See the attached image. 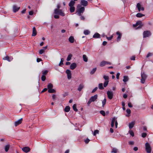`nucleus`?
Segmentation results:
<instances>
[{"mask_svg": "<svg viewBox=\"0 0 153 153\" xmlns=\"http://www.w3.org/2000/svg\"><path fill=\"white\" fill-rule=\"evenodd\" d=\"M85 10L84 7L82 6L80 4H78L77 7L76 13L79 16H81Z\"/></svg>", "mask_w": 153, "mask_h": 153, "instance_id": "nucleus-1", "label": "nucleus"}, {"mask_svg": "<svg viewBox=\"0 0 153 153\" xmlns=\"http://www.w3.org/2000/svg\"><path fill=\"white\" fill-rule=\"evenodd\" d=\"M54 13L56 14L62 16H65L64 13L61 9H54Z\"/></svg>", "mask_w": 153, "mask_h": 153, "instance_id": "nucleus-2", "label": "nucleus"}, {"mask_svg": "<svg viewBox=\"0 0 153 153\" xmlns=\"http://www.w3.org/2000/svg\"><path fill=\"white\" fill-rule=\"evenodd\" d=\"M114 123H115V127L117 128L118 125L117 118L115 117H113L112 119L111 124V126L112 127H113L114 126Z\"/></svg>", "mask_w": 153, "mask_h": 153, "instance_id": "nucleus-3", "label": "nucleus"}, {"mask_svg": "<svg viewBox=\"0 0 153 153\" xmlns=\"http://www.w3.org/2000/svg\"><path fill=\"white\" fill-rule=\"evenodd\" d=\"M145 149L147 153H150L151 152V148L150 144L148 143H146L145 144Z\"/></svg>", "mask_w": 153, "mask_h": 153, "instance_id": "nucleus-4", "label": "nucleus"}, {"mask_svg": "<svg viewBox=\"0 0 153 153\" xmlns=\"http://www.w3.org/2000/svg\"><path fill=\"white\" fill-rule=\"evenodd\" d=\"M151 33L150 31L146 30L143 32V37L144 38L149 37L151 35Z\"/></svg>", "mask_w": 153, "mask_h": 153, "instance_id": "nucleus-5", "label": "nucleus"}, {"mask_svg": "<svg viewBox=\"0 0 153 153\" xmlns=\"http://www.w3.org/2000/svg\"><path fill=\"white\" fill-rule=\"evenodd\" d=\"M146 78L147 76L144 73H142L141 82L143 84L144 83Z\"/></svg>", "mask_w": 153, "mask_h": 153, "instance_id": "nucleus-6", "label": "nucleus"}, {"mask_svg": "<svg viewBox=\"0 0 153 153\" xmlns=\"http://www.w3.org/2000/svg\"><path fill=\"white\" fill-rule=\"evenodd\" d=\"M80 3V5L84 7L87 6L88 4V1L85 0H81Z\"/></svg>", "mask_w": 153, "mask_h": 153, "instance_id": "nucleus-7", "label": "nucleus"}, {"mask_svg": "<svg viewBox=\"0 0 153 153\" xmlns=\"http://www.w3.org/2000/svg\"><path fill=\"white\" fill-rule=\"evenodd\" d=\"M107 95L108 97L110 100H111L113 97V92L110 91H108L107 92Z\"/></svg>", "mask_w": 153, "mask_h": 153, "instance_id": "nucleus-8", "label": "nucleus"}, {"mask_svg": "<svg viewBox=\"0 0 153 153\" xmlns=\"http://www.w3.org/2000/svg\"><path fill=\"white\" fill-rule=\"evenodd\" d=\"M22 150L25 153H27L29 152L30 151V148L27 146L21 148Z\"/></svg>", "mask_w": 153, "mask_h": 153, "instance_id": "nucleus-9", "label": "nucleus"}, {"mask_svg": "<svg viewBox=\"0 0 153 153\" xmlns=\"http://www.w3.org/2000/svg\"><path fill=\"white\" fill-rule=\"evenodd\" d=\"M137 7L138 9L139 12H140V10L143 11L144 10L143 7H141V5L139 3H138L137 4Z\"/></svg>", "mask_w": 153, "mask_h": 153, "instance_id": "nucleus-10", "label": "nucleus"}, {"mask_svg": "<svg viewBox=\"0 0 153 153\" xmlns=\"http://www.w3.org/2000/svg\"><path fill=\"white\" fill-rule=\"evenodd\" d=\"M22 119L21 118L20 119H19V120H17V121H16L15 122V126H17L20 124L22 122Z\"/></svg>", "mask_w": 153, "mask_h": 153, "instance_id": "nucleus-11", "label": "nucleus"}, {"mask_svg": "<svg viewBox=\"0 0 153 153\" xmlns=\"http://www.w3.org/2000/svg\"><path fill=\"white\" fill-rule=\"evenodd\" d=\"M97 95L95 94L93 96H92L90 98L92 102H94L95 101L97 98Z\"/></svg>", "mask_w": 153, "mask_h": 153, "instance_id": "nucleus-12", "label": "nucleus"}, {"mask_svg": "<svg viewBox=\"0 0 153 153\" xmlns=\"http://www.w3.org/2000/svg\"><path fill=\"white\" fill-rule=\"evenodd\" d=\"M20 9L19 7H17L16 5H14L13 7V10L14 12L18 11Z\"/></svg>", "mask_w": 153, "mask_h": 153, "instance_id": "nucleus-13", "label": "nucleus"}, {"mask_svg": "<svg viewBox=\"0 0 153 153\" xmlns=\"http://www.w3.org/2000/svg\"><path fill=\"white\" fill-rule=\"evenodd\" d=\"M135 124L134 121H132L129 123V128L130 129H132Z\"/></svg>", "mask_w": 153, "mask_h": 153, "instance_id": "nucleus-14", "label": "nucleus"}, {"mask_svg": "<svg viewBox=\"0 0 153 153\" xmlns=\"http://www.w3.org/2000/svg\"><path fill=\"white\" fill-rule=\"evenodd\" d=\"M76 64L75 63H73L70 65V68L73 70L76 67Z\"/></svg>", "mask_w": 153, "mask_h": 153, "instance_id": "nucleus-15", "label": "nucleus"}, {"mask_svg": "<svg viewBox=\"0 0 153 153\" xmlns=\"http://www.w3.org/2000/svg\"><path fill=\"white\" fill-rule=\"evenodd\" d=\"M142 22L141 21H139L137 22L136 23L137 25H139L136 29H138L140 28L143 25H141Z\"/></svg>", "mask_w": 153, "mask_h": 153, "instance_id": "nucleus-16", "label": "nucleus"}, {"mask_svg": "<svg viewBox=\"0 0 153 153\" xmlns=\"http://www.w3.org/2000/svg\"><path fill=\"white\" fill-rule=\"evenodd\" d=\"M116 34L117 35H118V36L117 37V41H119L120 39L121 38V36H122V35L119 32V31H117V32H116Z\"/></svg>", "mask_w": 153, "mask_h": 153, "instance_id": "nucleus-17", "label": "nucleus"}, {"mask_svg": "<svg viewBox=\"0 0 153 153\" xmlns=\"http://www.w3.org/2000/svg\"><path fill=\"white\" fill-rule=\"evenodd\" d=\"M84 85L83 84H80L79 85V87L77 88V90L79 91H80L81 90L84 88Z\"/></svg>", "mask_w": 153, "mask_h": 153, "instance_id": "nucleus-18", "label": "nucleus"}, {"mask_svg": "<svg viewBox=\"0 0 153 153\" xmlns=\"http://www.w3.org/2000/svg\"><path fill=\"white\" fill-rule=\"evenodd\" d=\"M36 35V30L35 27H33V32L32 34V36H35Z\"/></svg>", "mask_w": 153, "mask_h": 153, "instance_id": "nucleus-19", "label": "nucleus"}, {"mask_svg": "<svg viewBox=\"0 0 153 153\" xmlns=\"http://www.w3.org/2000/svg\"><path fill=\"white\" fill-rule=\"evenodd\" d=\"M75 1L72 0L71 1L69 4V7H74V5L75 3Z\"/></svg>", "mask_w": 153, "mask_h": 153, "instance_id": "nucleus-20", "label": "nucleus"}, {"mask_svg": "<svg viewBox=\"0 0 153 153\" xmlns=\"http://www.w3.org/2000/svg\"><path fill=\"white\" fill-rule=\"evenodd\" d=\"M69 41L70 42L73 43L74 42V38L72 36H71L69 38Z\"/></svg>", "mask_w": 153, "mask_h": 153, "instance_id": "nucleus-21", "label": "nucleus"}, {"mask_svg": "<svg viewBox=\"0 0 153 153\" xmlns=\"http://www.w3.org/2000/svg\"><path fill=\"white\" fill-rule=\"evenodd\" d=\"M70 108L69 106H67L65 108L64 111L65 112H68L69 111Z\"/></svg>", "mask_w": 153, "mask_h": 153, "instance_id": "nucleus-22", "label": "nucleus"}, {"mask_svg": "<svg viewBox=\"0 0 153 153\" xmlns=\"http://www.w3.org/2000/svg\"><path fill=\"white\" fill-rule=\"evenodd\" d=\"M106 64L105 61H102L100 64V66L101 67L104 66Z\"/></svg>", "mask_w": 153, "mask_h": 153, "instance_id": "nucleus-23", "label": "nucleus"}, {"mask_svg": "<svg viewBox=\"0 0 153 153\" xmlns=\"http://www.w3.org/2000/svg\"><path fill=\"white\" fill-rule=\"evenodd\" d=\"M128 80V76H123V81L124 82H127Z\"/></svg>", "mask_w": 153, "mask_h": 153, "instance_id": "nucleus-24", "label": "nucleus"}, {"mask_svg": "<svg viewBox=\"0 0 153 153\" xmlns=\"http://www.w3.org/2000/svg\"><path fill=\"white\" fill-rule=\"evenodd\" d=\"M145 16V15L144 14H143L140 13H138L136 15V16L137 17H139V18L141 17H142L143 16Z\"/></svg>", "mask_w": 153, "mask_h": 153, "instance_id": "nucleus-25", "label": "nucleus"}, {"mask_svg": "<svg viewBox=\"0 0 153 153\" xmlns=\"http://www.w3.org/2000/svg\"><path fill=\"white\" fill-rule=\"evenodd\" d=\"M98 88L100 90H102L104 89L103 87V84L102 83H100L98 85Z\"/></svg>", "mask_w": 153, "mask_h": 153, "instance_id": "nucleus-26", "label": "nucleus"}, {"mask_svg": "<svg viewBox=\"0 0 153 153\" xmlns=\"http://www.w3.org/2000/svg\"><path fill=\"white\" fill-rule=\"evenodd\" d=\"M10 145H7L5 146V152H7L9 149Z\"/></svg>", "mask_w": 153, "mask_h": 153, "instance_id": "nucleus-27", "label": "nucleus"}, {"mask_svg": "<svg viewBox=\"0 0 153 153\" xmlns=\"http://www.w3.org/2000/svg\"><path fill=\"white\" fill-rule=\"evenodd\" d=\"M70 11L71 13L74 12L75 10V8L74 7H70Z\"/></svg>", "mask_w": 153, "mask_h": 153, "instance_id": "nucleus-28", "label": "nucleus"}, {"mask_svg": "<svg viewBox=\"0 0 153 153\" xmlns=\"http://www.w3.org/2000/svg\"><path fill=\"white\" fill-rule=\"evenodd\" d=\"M83 60L85 62H87L88 61V58L85 55H83Z\"/></svg>", "mask_w": 153, "mask_h": 153, "instance_id": "nucleus-29", "label": "nucleus"}, {"mask_svg": "<svg viewBox=\"0 0 153 153\" xmlns=\"http://www.w3.org/2000/svg\"><path fill=\"white\" fill-rule=\"evenodd\" d=\"M48 92L50 93H53L56 92V91L53 89H49L48 90Z\"/></svg>", "mask_w": 153, "mask_h": 153, "instance_id": "nucleus-30", "label": "nucleus"}, {"mask_svg": "<svg viewBox=\"0 0 153 153\" xmlns=\"http://www.w3.org/2000/svg\"><path fill=\"white\" fill-rule=\"evenodd\" d=\"M100 36V35L99 34L97 33H95L93 36V37L94 38H98Z\"/></svg>", "mask_w": 153, "mask_h": 153, "instance_id": "nucleus-31", "label": "nucleus"}, {"mask_svg": "<svg viewBox=\"0 0 153 153\" xmlns=\"http://www.w3.org/2000/svg\"><path fill=\"white\" fill-rule=\"evenodd\" d=\"M72 54H71L69 55L67 58L66 60L67 61H70L71 59V57H72Z\"/></svg>", "mask_w": 153, "mask_h": 153, "instance_id": "nucleus-32", "label": "nucleus"}, {"mask_svg": "<svg viewBox=\"0 0 153 153\" xmlns=\"http://www.w3.org/2000/svg\"><path fill=\"white\" fill-rule=\"evenodd\" d=\"M97 68H94L92 69V70L90 71V73L91 74H93L95 71H96Z\"/></svg>", "mask_w": 153, "mask_h": 153, "instance_id": "nucleus-33", "label": "nucleus"}, {"mask_svg": "<svg viewBox=\"0 0 153 153\" xmlns=\"http://www.w3.org/2000/svg\"><path fill=\"white\" fill-rule=\"evenodd\" d=\"M73 108L74 110L75 111H77L78 110L76 107V104H74L73 106Z\"/></svg>", "mask_w": 153, "mask_h": 153, "instance_id": "nucleus-34", "label": "nucleus"}, {"mask_svg": "<svg viewBox=\"0 0 153 153\" xmlns=\"http://www.w3.org/2000/svg\"><path fill=\"white\" fill-rule=\"evenodd\" d=\"M53 88V85L51 83H49L48 85V88L49 89H51Z\"/></svg>", "mask_w": 153, "mask_h": 153, "instance_id": "nucleus-35", "label": "nucleus"}, {"mask_svg": "<svg viewBox=\"0 0 153 153\" xmlns=\"http://www.w3.org/2000/svg\"><path fill=\"white\" fill-rule=\"evenodd\" d=\"M90 33V31L88 30H85L84 32V33L85 35L89 34Z\"/></svg>", "mask_w": 153, "mask_h": 153, "instance_id": "nucleus-36", "label": "nucleus"}, {"mask_svg": "<svg viewBox=\"0 0 153 153\" xmlns=\"http://www.w3.org/2000/svg\"><path fill=\"white\" fill-rule=\"evenodd\" d=\"M118 150L116 148H114L112 149L111 152L114 153H116L117 152Z\"/></svg>", "mask_w": 153, "mask_h": 153, "instance_id": "nucleus-37", "label": "nucleus"}, {"mask_svg": "<svg viewBox=\"0 0 153 153\" xmlns=\"http://www.w3.org/2000/svg\"><path fill=\"white\" fill-rule=\"evenodd\" d=\"M108 80L105 81L103 84L104 87H105L108 85Z\"/></svg>", "mask_w": 153, "mask_h": 153, "instance_id": "nucleus-38", "label": "nucleus"}, {"mask_svg": "<svg viewBox=\"0 0 153 153\" xmlns=\"http://www.w3.org/2000/svg\"><path fill=\"white\" fill-rule=\"evenodd\" d=\"M129 133L133 137L134 136V134L133 131L132 130H129L128 131Z\"/></svg>", "mask_w": 153, "mask_h": 153, "instance_id": "nucleus-39", "label": "nucleus"}, {"mask_svg": "<svg viewBox=\"0 0 153 153\" xmlns=\"http://www.w3.org/2000/svg\"><path fill=\"white\" fill-rule=\"evenodd\" d=\"M4 60H7L9 62H10L11 61L10 60L9 57L8 56H6L3 59Z\"/></svg>", "mask_w": 153, "mask_h": 153, "instance_id": "nucleus-40", "label": "nucleus"}, {"mask_svg": "<svg viewBox=\"0 0 153 153\" xmlns=\"http://www.w3.org/2000/svg\"><path fill=\"white\" fill-rule=\"evenodd\" d=\"M106 99L105 98L104 100H103V101H102V106L103 107H104V105H105V104H106Z\"/></svg>", "mask_w": 153, "mask_h": 153, "instance_id": "nucleus-41", "label": "nucleus"}, {"mask_svg": "<svg viewBox=\"0 0 153 153\" xmlns=\"http://www.w3.org/2000/svg\"><path fill=\"white\" fill-rule=\"evenodd\" d=\"M64 59L62 58L61 59V61L59 64V66H61V65H62L63 64V61H64Z\"/></svg>", "mask_w": 153, "mask_h": 153, "instance_id": "nucleus-42", "label": "nucleus"}, {"mask_svg": "<svg viewBox=\"0 0 153 153\" xmlns=\"http://www.w3.org/2000/svg\"><path fill=\"white\" fill-rule=\"evenodd\" d=\"M103 78L105 81L108 80L109 77L108 76L104 75L103 76Z\"/></svg>", "mask_w": 153, "mask_h": 153, "instance_id": "nucleus-43", "label": "nucleus"}, {"mask_svg": "<svg viewBox=\"0 0 153 153\" xmlns=\"http://www.w3.org/2000/svg\"><path fill=\"white\" fill-rule=\"evenodd\" d=\"M100 113L102 115V116H104L105 115V113L104 111L101 110L100 111Z\"/></svg>", "mask_w": 153, "mask_h": 153, "instance_id": "nucleus-44", "label": "nucleus"}, {"mask_svg": "<svg viewBox=\"0 0 153 153\" xmlns=\"http://www.w3.org/2000/svg\"><path fill=\"white\" fill-rule=\"evenodd\" d=\"M99 130H96L94 131L93 133V135L94 136H95L97 134H98L99 133Z\"/></svg>", "mask_w": 153, "mask_h": 153, "instance_id": "nucleus-45", "label": "nucleus"}, {"mask_svg": "<svg viewBox=\"0 0 153 153\" xmlns=\"http://www.w3.org/2000/svg\"><path fill=\"white\" fill-rule=\"evenodd\" d=\"M46 79V76L45 75H43L41 77V79L42 81H44Z\"/></svg>", "mask_w": 153, "mask_h": 153, "instance_id": "nucleus-46", "label": "nucleus"}, {"mask_svg": "<svg viewBox=\"0 0 153 153\" xmlns=\"http://www.w3.org/2000/svg\"><path fill=\"white\" fill-rule=\"evenodd\" d=\"M45 51V50L44 49H42L39 50V53L40 54H41L43 53Z\"/></svg>", "mask_w": 153, "mask_h": 153, "instance_id": "nucleus-47", "label": "nucleus"}, {"mask_svg": "<svg viewBox=\"0 0 153 153\" xmlns=\"http://www.w3.org/2000/svg\"><path fill=\"white\" fill-rule=\"evenodd\" d=\"M153 55V53H149L146 55V57L147 58H148L149 56H151Z\"/></svg>", "mask_w": 153, "mask_h": 153, "instance_id": "nucleus-48", "label": "nucleus"}, {"mask_svg": "<svg viewBox=\"0 0 153 153\" xmlns=\"http://www.w3.org/2000/svg\"><path fill=\"white\" fill-rule=\"evenodd\" d=\"M147 135V134L145 133H143L142 134V137H143L145 138L146 137Z\"/></svg>", "mask_w": 153, "mask_h": 153, "instance_id": "nucleus-49", "label": "nucleus"}, {"mask_svg": "<svg viewBox=\"0 0 153 153\" xmlns=\"http://www.w3.org/2000/svg\"><path fill=\"white\" fill-rule=\"evenodd\" d=\"M48 72V71L47 70H45V71H43L42 74H43V75H45H45H46L47 74Z\"/></svg>", "mask_w": 153, "mask_h": 153, "instance_id": "nucleus-50", "label": "nucleus"}, {"mask_svg": "<svg viewBox=\"0 0 153 153\" xmlns=\"http://www.w3.org/2000/svg\"><path fill=\"white\" fill-rule=\"evenodd\" d=\"M126 112L128 114H130L131 113V110H130V109L129 108H128L126 109Z\"/></svg>", "mask_w": 153, "mask_h": 153, "instance_id": "nucleus-51", "label": "nucleus"}, {"mask_svg": "<svg viewBox=\"0 0 153 153\" xmlns=\"http://www.w3.org/2000/svg\"><path fill=\"white\" fill-rule=\"evenodd\" d=\"M68 78V79H70L71 78V74H67Z\"/></svg>", "mask_w": 153, "mask_h": 153, "instance_id": "nucleus-52", "label": "nucleus"}, {"mask_svg": "<svg viewBox=\"0 0 153 153\" xmlns=\"http://www.w3.org/2000/svg\"><path fill=\"white\" fill-rule=\"evenodd\" d=\"M98 89V88L97 87H95L94 88L92 91L91 93H94L95 91H97V89Z\"/></svg>", "mask_w": 153, "mask_h": 153, "instance_id": "nucleus-53", "label": "nucleus"}, {"mask_svg": "<svg viewBox=\"0 0 153 153\" xmlns=\"http://www.w3.org/2000/svg\"><path fill=\"white\" fill-rule=\"evenodd\" d=\"M113 37V35H112V36H111L110 37H107V36L106 37V38L108 40H111L112 38Z\"/></svg>", "mask_w": 153, "mask_h": 153, "instance_id": "nucleus-54", "label": "nucleus"}, {"mask_svg": "<svg viewBox=\"0 0 153 153\" xmlns=\"http://www.w3.org/2000/svg\"><path fill=\"white\" fill-rule=\"evenodd\" d=\"M66 73L67 74H71V71L69 69L66 70Z\"/></svg>", "mask_w": 153, "mask_h": 153, "instance_id": "nucleus-55", "label": "nucleus"}, {"mask_svg": "<svg viewBox=\"0 0 153 153\" xmlns=\"http://www.w3.org/2000/svg\"><path fill=\"white\" fill-rule=\"evenodd\" d=\"M135 57L134 56H133L131 57L130 59L132 60H135Z\"/></svg>", "mask_w": 153, "mask_h": 153, "instance_id": "nucleus-56", "label": "nucleus"}, {"mask_svg": "<svg viewBox=\"0 0 153 153\" xmlns=\"http://www.w3.org/2000/svg\"><path fill=\"white\" fill-rule=\"evenodd\" d=\"M58 14L54 15V17L56 19H58L59 18V16L57 15Z\"/></svg>", "mask_w": 153, "mask_h": 153, "instance_id": "nucleus-57", "label": "nucleus"}, {"mask_svg": "<svg viewBox=\"0 0 153 153\" xmlns=\"http://www.w3.org/2000/svg\"><path fill=\"white\" fill-rule=\"evenodd\" d=\"M128 143L130 145H133L134 143V142L133 141H130L128 142Z\"/></svg>", "mask_w": 153, "mask_h": 153, "instance_id": "nucleus-58", "label": "nucleus"}, {"mask_svg": "<svg viewBox=\"0 0 153 153\" xmlns=\"http://www.w3.org/2000/svg\"><path fill=\"white\" fill-rule=\"evenodd\" d=\"M89 141L90 140L88 139H87L85 140V142L86 144L88 143Z\"/></svg>", "mask_w": 153, "mask_h": 153, "instance_id": "nucleus-59", "label": "nucleus"}, {"mask_svg": "<svg viewBox=\"0 0 153 153\" xmlns=\"http://www.w3.org/2000/svg\"><path fill=\"white\" fill-rule=\"evenodd\" d=\"M120 75V73H117L116 74V78L117 79H119V76Z\"/></svg>", "mask_w": 153, "mask_h": 153, "instance_id": "nucleus-60", "label": "nucleus"}, {"mask_svg": "<svg viewBox=\"0 0 153 153\" xmlns=\"http://www.w3.org/2000/svg\"><path fill=\"white\" fill-rule=\"evenodd\" d=\"M60 6L59 4H57V8L55 9H60Z\"/></svg>", "mask_w": 153, "mask_h": 153, "instance_id": "nucleus-61", "label": "nucleus"}, {"mask_svg": "<svg viewBox=\"0 0 153 153\" xmlns=\"http://www.w3.org/2000/svg\"><path fill=\"white\" fill-rule=\"evenodd\" d=\"M52 97L53 100L54 101L56 97V96L55 94H53L52 95Z\"/></svg>", "mask_w": 153, "mask_h": 153, "instance_id": "nucleus-62", "label": "nucleus"}, {"mask_svg": "<svg viewBox=\"0 0 153 153\" xmlns=\"http://www.w3.org/2000/svg\"><path fill=\"white\" fill-rule=\"evenodd\" d=\"M92 101H91V99H90L88 101L87 103V104L88 105L92 102Z\"/></svg>", "mask_w": 153, "mask_h": 153, "instance_id": "nucleus-63", "label": "nucleus"}, {"mask_svg": "<svg viewBox=\"0 0 153 153\" xmlns=\"http://www.w3.org/2000/svg\"><path fill=\"white\" fill-rule=\"evenodd\" d=\"M128 107L130 108H131L132 107V106L131 105V102H129L128 103Z\"/></svg>", "mask_w": 153, "mask_h": 153, "instance_id": "nucleus-64", "label": "nucleus"}]
</instances>
